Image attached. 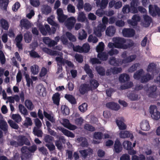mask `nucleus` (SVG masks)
Wrapping results in <instances>:
<instances>
[{"instance_id":"f257e3e1","label":"nucleus","mask_w":160,"mask_h":160,"mask_svg":"<svg viewBox=\"0 0 160 160\" xmlns=\"http://www.w3.org/2000/svg\"><path fill=\"white\" fill-rule=\"evenodd\" d=\"M139 4L138 0H132L130 3V6L126 5L123 7L122 11L124 14L129 12L132 13H137L138 12L137 7Z\"/></svg>"},{"instance_id":"f03ea898","label":"nucleus","mask_w":160,"mask_h":160,"mask_svg":"<svg viewBox=\"0 0 160 160\" xmlns=\"http://www.w3.org/2000/svg\"><path fill=\"white\" fill-rule=\"evenodd\" d=\"M43 139V143L50 151H53L55 149V146L52 142L54 139L53 137L49 135L46 134Z\"/></svg>"},{"instance_id":"7ed1b4c3","label":"nucleus","mask_w":160,"mask_h":160,"mask_svg":"<svg viewBox=\"0 0 160 160\" xmlns=\"http://www.w3.org/2000/svg\"><path fill=\"white\" fill-rule=\"evenodd\" d=\"M47 53L52 56H59V57H56L55 58V60L58 63H60V65H64L65 64V61L62 58V53L58 51H43Z\"/></svg>"},{"instance_id":"20e7f679","label":"nucleus","mask_w":160,"mask_h":160,"mask_svg":"<svg viewBox=\"0 0 160 160\" xmlns=\"http://www.w3.org/2000/svg\"><path fill=\"white\" fill-rule=\"evenodd\" d=\"M149 112L151 117L155 120H158L160 118V112L157 110L156 106L151 105L149 108Z\"/></svg>"},{"instance_id":"39448f33","label":"nucleus","mask_w":160,"mask_h":160,"mask_svg":"<svg viewBox=\"0 0 160 160\" xmlns=\"http://www.w3.org/2000/svg\"><path fill=\"white\" fill-rule=\"evenodd\" d=\"M149 12L152 17H155L157 15L160 17V9L157 5H154V7L152 5L149 6Z\"/></svg>"},{"instance_id":"423d86ee","label":"nucleus","mask_w":160,"mask_h":160,"mask_svg":"<svg viewBox=\"0 0 160 160\" xmlns=\"http://www.w3.org/2000/svg\"><path fill=\"white\" fill-rule=\"evenodd\" d=\"M76 22V18L73 17H71L67 18L65 23L68 29L71 30L73 28Z\"/></svg>"},{"instance_id":"0eeeda50","label":"nucleus","mask_w":160,"mask_h":160,"mask_svg":"<svg viewBox=\"0 0 160 160\" xmlns=\"http://www.w3.org/2000/svg\"><path fill=\"white\" fill-rule=\"evenodd\" d=\"M126 41V40L124 38L119 37H116L114 40L116 48H118L124 49V46Z\"/></svg>"},{"instance_id":"6e6552de","label":"nucleus","mask_w":160,"mask_h":160,"mask_svg":"<svg viewBox=\"0 0 160 160\" xmlns=\"http://www.w3.org/2000/svg\"><path fill=\"white\" fill-rule=\"evenodd\" d=\"M122 34L125 37L131 38L134 36L135 31L132 28H124L122 30Z\"/></svg>"},{"instance_id":"1a4fd4ad","label":"nucleus","mask_w":160,"mask_h":160,"mask_svg":"<svg viewBox=\"0 0 160 160\" xmlns=\"http://www.w3.org/2000/svg\"><path fill=\"white\" fill-rule=\"evenodd\" d=\"M78 91L82 95H84L88 91L91 90L89 85L86 83H82L81 84L78 88Z\"/></svg>"},{"instance_id":"9d476101","label":"nucleus","mask_w":160,"mask_h":160,"mask_svg":"<svg viewBox=\"0 0 160 160\" xmlns=\"http://www.w3.org/2000/svg\"><path fill=\"white\" fill-rule=\"evenodd\" d=\"M39 29L41 33L44 35H46L47 33L49 34L52 33V31L50 26L47 24L45 25L44 27L42 25L39 27Z\"/></svg>"},{"instance_id":"9b49d317","label":"nucleus","mask_w":160,"mask_h":160,"mask_svg":"<svg viewBox=\"0 0 160 160\" xmlns=\"http://www.w3.org/2000/svg\"><path fill=\"white\" fill-rule=\"evenodd\" d=\"M109 62L110 65L115 66L121 65L123 63V62H122V59H116L114 57H112L109 58Z\"/></svg>"},{"instance_id":"f8f14e48","label":"nucleus","mask_w":160,"mask_h":160,"mask_svg":"<svg viewBox=\"0 0 160 160\" xmlns=\"http://www.w3.org/2000/svg\"><path fill=\"white\" fill-rule=\"evenodd\" d=\"M122 150V145L119 140L117 139L114 145L113 151L117 153H119Z\"/></svg>"},{"instance_id":"ddd939ff","label":"nucleus","mask_w":160,"mask_h":160,"mask_svg":"<svg viewBox=\"0 0 160 160\" xmlns=\"http://www.w3.org/2000/svg\"><path fill=\"white\" fill-rule=\"evenodd\" d=\"M157 87L154 86H152L149 87L147 90V92L148 93V97L152 98L156 97Z\"/></svg>"},{"instance_id":"4468645a","label":"nucleus","mask_w":160,"mask_h":160,"mask_svg":"<svg viewBox=\"0 0 160 160\" xmlns=\"http://www.w3.org/2000/svg\"><path fill=\"white\" fill-rule=\"evenodd\" d=\"M103 51H96L98 53V57L102 61H106L108 58V54L105 52H103Z\"/></svg>"},{"instance_id":"2eb2a0df","label":"nucleus","mask_w":160,"mask_h":160,"mask_svg":"<svg viewBox=\"0 0 160 160\" xmlns=\"http://www.w3.org/2000/svg\"><path fill=\"white\" fill-rule=\"evenodd\" d=\"M106 106L109 108L116 111L118 110L120 108V106L118 104L113 102L107 103Z\"/></svg>"},{"instance_id":"dca6fc26","label":"nucleus","mask_w":160,"mask_h":160,"mask_svg":"<svg viewBox=\"0 0 160 160\" xmlns=\"http://www.w3.org/2000/svg\"><path fill=\"white\" fill-rule=\"evenodd\" d=\"M108 2V0H97L96 2V4L98 7H100L102 9L106 8Z\"/></svg>"},{"instance_id":"f3484780","label":"nucleus","mask_w":160,"mask_h":160,"mask_svg":"<svg viewBox=\"0 0 160 160\" xmlns=\"http://www.w3.org/2000/svg\"><path fill=\"white\" fill-rule=\"evenodd\" d=\"M116 32V28L112 26H109L106 30V35L108 36H114Z\"/></svg>"},{"instance_id":"a211bd4d","label":"nucleus","mask_w":160,"mask_h":160,"mask_svg":"<svg viewBox=\"0 0 160 160\" xmlns=\"http://www.w3.org/2000/svg\"><path fill=\"white\" fill-rule=\"evenodd\" d=\"M140 127L142 130H149L150 129L149 122L147 120H143L141 123Z\"/></svg>"},{"instance_id":"6ab92c4d","label":"nucleus","mask_w":160,"mask_h":160,"mask_svg":"<svg viewBox=\"0 0 160 160\" xmlns=\"http://www.w3.org/2000/svg\"><path fill=\"white\" fill-rule=\"evenodd\" d=\"M152 79V75L148 73H145L142 76L140 81L142 83H146Z\"/></svg>"},{"instance_id":"aec40b11","label":"nucleus","mask_w":160,"mask_h":160,"mask_svg":"<svg viewBox=\"0 0 160 160\" xmlns=\"http://www.w3.org/2000/svg\"><path fill=\"white\" fill-rule=\"evenodd\" d=\"M52 99L54 104L58 106L60 99V94L58 92L55 93L53 94Z\"/></svg>"},{"instance_id":"412c9836","label":"nucleus","mask_w":160,"mask_h":160,"mask_svg":"<svg viewBox=\"0 0 160 160\" xmlns=\"http://www.w3.org/2000/svg\"><path fill=\"white\" fill-rule=\"evenodd\" d=\"M144 73L143 69H141L136 71L133 75V78L136 80H139L141 79L142 75Z\"/></svg>"},{"instance_id":"4be33fe9","label":"nucleus","mask_w":160,"mask_h":160,"mask_svg":"<svg viewBox=\"0 0 160 160\" xmlns=\"http://www.w3.org/2000/svg\"><path fill=\"white\" fill-rule=\"evenodd\" d=\"M89 87L91 90H95L98 87L99 84L98 81L95 79H91L89 81Z\"/></svg>"},{"instance_id":"5701e85b","label":"nucleus","mask_w":160,"mask_h":160,"mask_svg":"<svg viewBox=\"0 0 160 160\" xmlns=\"http://www.w3.org/2000/svg\"><path fill=\"white\" fill-rule=\"evenodd\" d=\"M0 24L2 29L5 30H8L9 27V24L6 20L2 18L0 20Z\"/></svg>"},{"instance_id":"b1692460","label":"nucleus","mask_w":160,"mask_h":160,"mask_svg":"<svg viewBox=\"0 0 160 160\" xmlns=\"http://www.w3.org/2000/svg\"><path fill=\"white\" fill-rule=\"evenodd\" d=\"M84 69L89 77L91 79L93 78L94 77V75L92 73V70L90 68L89 65L87 64H85L84 67Z\"/></svg>"},{"instance_id":"393cba45","label":"nucleus","mask_w":160,"mask_h":160,"mask_svg":"<svg viewBox=\"0 0 160 160\" xmlns=\"http://www.w3.org/2000/svg\"><path fill=\"white\" fill-rule=\"evenodd\" d=\"M120 82L122 83H124L126 81H129L130 77L127 74L123 73L121 74L119 78Z\"/></svg>"},{"instance_id":"a878e982","label":"nucleus","mask_w":160,"mask_h":160,"mask_svg":"<svg viewBox=\"0 0 160 160\" xmlns=\"http://www.w3.org/2000/svg\"><path fill=\"white\" fill-rule=\"evenodd\" d=\"M119 135L120 137L122 138L130 137L132 138H133L132 134L128 131H121L119 133Z\"/></svg>"},{"instance_id":"bb28decb","label":"nucleus","mask_w":160,"mask_h":160,"mask_svg":"<svg viewBox=\"0 0 160 160\" xmlns=\"http://www.w3.org/2000/svg\"><path fill=\"white\" fill-rule=\"evenodd\" d=\"M61 131L62 133L65 136L71 138H74L75 136L74 133L71 132L62 128L61 129Z\"/></svg>"},{"instance_id":"cd10ccee","label":"nucleus","mask_w":160,"mask_h":160,"mask_svg":"<svg viewBox=\"0 0 160 160\" xmlns=\"http://www.w3.org/2000/svg\"><path fill=\"white\" fill-rule=\"evenodd\" d=\"M0 128L6 133L8 132V125L6 122L0 120Z\"/></svg>"},{"instance_id":"c85d7f7f","label":"nucleus","mask_w":160,"mask_h":160,"mask_svg":"<svg viewBox=\"0 0 160 160\" xmlns=\"http://www.w3.org/2000/svg\"><path fill=\"white\" fill-rule=\"evenodd\" d=\"M136 57V55H131L128 57H127L125 59H122V62H123V63H127L134 60Z\"/></svg>"},{"instance_id":"c756f323","label":"nucleus","mask_w":160,"mask_h":160,"mask_svg":"<svg viewBox=\"0 0 160 160\" xmlns=\"http://www.w3.org/2000/svg\"><path fill=\"white\" fill-rule=\"evenodd\" d=\"M64 97L72 104H74L76 103L75 98L72 95L66 94Z\"/></svg>"},{"instance_id":"7c9ffc66","label":"nucleus","mask_w":160,"mask_h":160,"mask_svg":"<svg viewBox=\"0 0 160 160\" xmlns=\"http://www.w3.org/2000/svg\"><path fill=\"white\" fill-rule=\"evenodd\" d=\"M143 18L144 21L145 27H148L152 22V18L149 16L145 15L144 16Z\"/></svg>"},{"instance_id":"2f4dec72","label":"nucleus","mask_w":160,"mask_h":160,"mask_svg":"<svg viewBox=\"0 0 160 160\" xmlns=\"http://www.w3.org/2000/svg\"><path fill=\"white\" fill-rule=\"evenodd\" d=\"M51 10L52 9L50 7L46 5H43L42 9V13L45 15H48L50 13Z\"/></svg>"},{"instance_id":"473e14b6","label":"nucleus","mask_w":160,"mask_h":160,"mask_svg":"<svg viewBox=\"0 0 160 160\" xmlns=\"http://www.w3.org/2000/svg\"><path fill=\"white\" fill-rule=\"evenodd\" d=\"M116 122L120 130H123L126 129V126L123 121L117 119L116 120Z\"/></svg>"},{"instance_id":"72a5a7b5","label":"nucleus","mask_w":160,"mask_h":160,"mask_svg":"<svg viewBox=\"0 0 160 160\" xmlns=\"http://www.w3.org/2000/svg\"><path fill=\"white\" fill-rule=\"evenodd\" d=\"M20 24L21 27H23L27 30L28 29L31 27L30 23L28 20H21L20 22Z\"/></svg>"},{"instance_id":"f704fd0d","label":"nucleus","mask_w":160,"mask_h":160,"mask_svg":"<svg viewBox=\"0 0 160 160\" xmlns=\"http://www.w3.org/2000/svg\"><path fill=\"white\" fill-rule=\"evenodd\" d=\"M25 104L27 108L30 110H32L34 106L32 102L30 100L27 99L25 101Z\"/></svg>"},{"instance_id":"c9c22d12","label":"nucleus","mask_w":160,"mask_h":160,"mask_svg":"<svg viewBox=\"0 0 160 160\" xmlns=\"http://www.w3.org/2000/svg\"><path fill=\"white\" fill-rule=\"evenodd\" d=\"M61 111L62 113L64 116L68 115L70 112L69 108L65 105L62 106Z\"/></svg>"},{"instance_id":"e433bc0d","label":"nucleus","mask_w":160,"mask_h":160,"mask_svg":"<svg viewBox=\"0 0 160 160\" xmlns=\"http://www.w3.org/2000/svg\"><path fill=\"white\" fill-rule=\"evenodd\" d=\"M156 65L154 63H150L148 65L147 69L148 72H153L156 69Z\"/></svg>"},{"instance_id":"4c0bfd02","label":"nucleus","mask_w":160,"mask_h":160,"mask_svg":"<svg viewBox=\"0 0 160 160\" xmlns=\"http://www.w3.org/2000/svg\"><path fill=\"white\" fill-rule=\"evenodd\" d=\"M96 70L100 75L104 76L105 75V70L103 67L100 66H97Z\"/></svg>"},{"instance_id":"58836bf2","label":"nucleus","mask_w":160,"mask_h":160,"mask_svg":"<svg viewBox=\"0 0 160 160\" xmlns=\"http://www.w3.org/2000/svg\"><path fill=\"white\" fill-rule=\"evenodd\" d=\"M24 39L26 42H30L32 39V35L29 32H27L24 34Z\"/></svg>"},{"instance_id":"ea45409f","label":"nucleus","mask_w":160,"mask_h":160,"mask_svg":"<svg viewBox=\"0 0 160 160\" xmlns=\"http://www.w3.org/2000/svg\"><path fill=\"white\" fill-rule=\"evenodd\" d=\"M31 71L32 73L34 75L37 74L39 72V67L37 65H34L31 66Z\"/></svg>"},{"instance_id":"a19ab883","label":"nucleus","mask_w":160,"mask_h":160,"mask_svg":"<svg viewBox=\"0 0 160 160\" xmlns=\"http://www.w3.org/2000/svg\"><path fill=\"white\" fill-rule=\"evenodd\" d=\"M78 39L80 40H83L86 38L87 33L84 29H82L78 34Z\"/></svg>"},{"instance_id":"79ce46f5","label":"nucleus","mask_w":160,"mask_h":160,"mask_svg":"<svg viewBox=\"0 0 160 160\" xmlns=\"http://www.w3.org/2000/svg\"><path fill=\"white\" fill-rule=\"evenodd\" d=\"M20 112L24 115L27 116L28 115V111L26 108L22 104H19L18 106Z\"/></svg>"},{"instance_id":"37998d69","label":"nucleus","mask_w":160,"mask_h":160,"mask_svg":"<svg viewBox=\"0 0 160 160\" xmlns=\"http://www.w3.org/2000/svg\"><path fill=\"white\" fill-rule=\"evenodd\" d=\"M122 145L124 148L128 150L131 149L132 147V143L131 142L128 141H125L122 143Z\"/></svg>"},{"instance_id":"c03bdc74","label":"nucleus","mask_w":160,"mask_h":160,"mask_svg":"<svg viewBox=\"0 0 160 160\" xmlns=\"http://www.w3.org/2000/svg\"><path fill=\"white\" fill-rule=\"evenodd\" d=\"M33 132L35 135L38 137H41L42 136V132L41 130L39 129V128L35 127L33 130Z\"/></svg>"},{"instance_id":"a18cd8bd","label":"nucleus","mask_w":160,"mask_h":160,"mask_svg":"<svg viewBox=\"0 0 160 160\" xmlns=\"http://www.w3.org/2000/svg\"><path fill=\"white\" fill-rule=\"evenodd\" d=\"M9 0H0V7L5 10L7 8Z\"/></svg>"},{"instance_id":"49530a36","label":"nucleus","mask_w":160,"mask_h":160,"mask_svg":"<svg viewBox=\"0 0 160 160\" xmlns=\"http://www.w3.org/2000/svg\"><path fill=\"white\" fill-rule=\"evenodd\" d=\"M43 115L46 118L51 121L53 123L55 122V119L53 118V117L50 114H48L47 112L44 110L43 111Z\"/></svg>"},{"instance_id":"de8ad7c7","label":"nucleus","mask_w":160,"mask_h":160,"mask_svg":"<svg viewBox=\"0 0 160 160\" xmlns=\"http://www.w3.org/2000/svg\"><path fill=\"white\" fill-rule=\"evenodd\" d=\"M66 35L70 41L72 42H75L76 41L75 37L72 35L71 33L67 32L66 33Z\"/></svg>"},{"instance_id":"09e8293b","label":"nucleus","mask_w":160,"mask_h":160,"mask_svg":"<svg viewBox=\"0 0 160 160\" xmlns=\"http://www.w3.org/2000/svg\"><path fill=\"white\" fill-rule=\"evenodd\" d=\"M126 42V44H125L124 46L123 49H127L128 48L132 47L133 46L134 44L133 41L131 39H129Z\"/></svg>"},{"instance_id":"8fccbe9b","label":"nucleus","mask_w":160,"mask_h":160,"mask_svg":"<svg viewBox=\"0 0 160 160\" xmlns=\"http://www.w3.org/2000/svg\"><path fill=\"white\" fill-rule=\"evenodd\" d=\"M26 137L24 136H19L18 137V145L19 146H22L24 144V141Z\"/></svg>"},{"instance_id":"3c124183","label":"nucleus","mask_w":160,"mask_h":160,"mask_svg":"<svg viewBox=\"0 0 160 160\" xmlns=\"http://www.w3.org/2000/svg\"><path fill=\"white\" fill-rule=\"evenodd\" d=\"M78 140H81L82 141L81 143V146L82 147H87L88 146V143L87 140L85 138L82 137L78 138Z\"/></svg>"},{"instance_id":"603ef678","label":"nucleus","mask_w":160,"mask_h":160,"mask_svg":"<svg viewBox=\"0 0 160 160\" xmlns=\"http://www.w3.org/2000/svg\"><path fill=\"white\" fill-rule=\"evenodd\" d=\"M85 14L83 12H80L78 15L77 20L78 21L83 22L86 19Z\"/></svg>"},{"instance_id":"864d4df0","label":"nucleus","mask_w":160,"mask_h":160,"mask_svg":"<svg viewBox=\"0 0 160 160\" xmlns=\"http://www.w3.org/2000/svg\"><path fill=\"white\" fill-rule=\"evenodd\" d=\"M12 118L16 122L18 123L21 121L22 118L18 114H13L12 115Z\"/></svg>"},{"instance_id":"5fc2aeb1","label":"nucleus","mask_w":160,"mask_h":160,"mask_svg":"<svg viewBox=\"0 0 160 160\" xmlns=\"http://www.w3.org/2000/svg\"><path fill=\"white\" fill-rule=\"evenodd\" d=\"M91 151H92V150L85 149L80 151L79 152L82 157L85 158L88 156L89 152H91Z\"/></svg>"},{"instance_id":"6e6d98bb","label":"nucleus","mask_w":160,"mask_h":160,"mask_svg":"<svg viewBox=\"0 0 160 160\" xmlns=\"http://www.w3.org/2000/svg\"><path fill=\"white\" fill-rule=\"evenodd\" d=\"M140 64L138 63H136L131 66L128 69V72H132L136 71L137 68L139 67Z\"/></svg>"},{"instance_id":"4d7b16f0","label":"nucleus","mask_w":160,"mask_h":160,"mask_svg":"<svg viewBox=\"0 0 160 160\" xmlns=\"http://www.w3.org/2000/svg\"><path fill=\"white\" fill-rule=\"evenodd\" d=\"M88 105L86 103H84L79 106L78 109L82 112H85L87 110Z\"/></svg>"},{"instance_id":"13d9d810","label":"nucleus","mask_w":160,"mask_h":160,"mask_svg":"<svg viewBox=\"0 0 160 160\" xmlns=\"http://www.w3.org/2000/svg\"><path fill=\"white\" fill-rule=\"evenodd\" d=\"M133 84V83L131 82H130L127 83H125L123 85H122L121 86V88L122 90H124L130 88L132 86Z\"/></svg>"},{"instance_id":"bf43d9fd","label":"nucleus","mask_w":160,"mask_h":160,"mask_svg":"<svg viewBox=\"0 0 160 160\" xmlns=\"http://www.w3.org/2000/svg\"><path fill=\"white\" fill-rule=\"evenodd\" d=\"M122 71V69L121 68H117L113 67L110 69V72L113 74H116L120 73Z\"/></svg>"},{"instance_id":"052dcab7","label":"nucleus","mask_w":160,"mask_h":160,"mask_svg":"<svg viewBox=\"0 0 160 160\" xmlns=\"http://www.w3.org/2000/svg\"><path fill=\"white\" fill-rule=\"evenodd\" d=\"M88 41L89 42L95 43L98 41V38L96 37H93L92 35H90L88 38Z\"/></svg>"},{"instance_id":"680f3d73","label":"nucleus","mask_w":160,"mask_h":160,"mask_svg":"<svg viewBox=\"0 0 160 160\" xmlns=\"http://www.w3.org/2000/svg\"><path fill=\"white\" fill-rule=\"evenodd\" d=\"M128 97L129 99L132 101H136L138 99V96L137 94L134 93H130Z\"/></svg>"},{"instance_id":"e2e57ef3","label":"nucleus","mask_w":160,"mask_h":160,"mask_svg":"<svg viewBox=\"0 0 160 160\" xmlns=\"http://www.w3.org/2000/svg\"><path fill=\"white\" fill-rule=\"evenodd\" d=\"M84 128L91 132H93L95 130V128L89 124H85L84 126Z\"/></svg>"},{"instance_id":"0e129e2a","label":"nucleus","mask_w":160,"mask_h":160,"mask_svg":"<svg viewBox=\"0 0 160 160\" xmlns=\"http://www.w3.org/2000/svg\"><path fill=\"white\" fill-rule=\"evenodd\" d=\"M8 123L12 128L15 129H18L19 128L18 125L12 120H9L8 121Z\"/></svg>"},{"instance_id":"69168bd1","label":"nucleus","mask_w":160,"mask_h":160,"mask_svg":"<svg viewBox=\"0 0 160 160\" xmlns=\"http://www.w3.org/2000/svg\"><path fill=\"white\" fill-rule=\"evenodd\" d=\"M102 134L99 132H95L93 135V137L96 139H101L102 138Z\"/></svg>"},{"instance_id":"338daca9","label":"nucleus","mask_w":160,"mask_h":160,"mask_svg":"<svg viewBox=\"0 0 160 160\" xmlns=\"http://www.w3.org/2000/svg\"><path fill=\"white\" fill-rule=\"evenodd\" d=\"M25 78L27 82V86L29 87L31 82L32 83V80L30 79L29 75L28 74H25Z\"/></svg>"},{"instance_id":"774afa93","label":"nucleus","mask_w":160,"mask_h":160,"mask_svg":"<svg viewBox=\"0 0 160 160\" xmlns=\"http://www.w3.org/2000/svg\"><path fill=\"white\" fill-rule=\"evenodd\" d=\"M105 47L104 43L103 42H99L97 46L96 50H104Z\"/></svg>"}]
</instances>
